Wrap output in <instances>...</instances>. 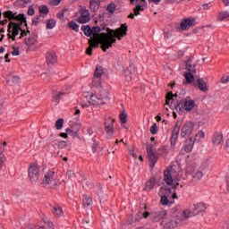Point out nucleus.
I'll return each instance as SVG.
<instances>
[{
	"label": "nucleus",
	"instance_id": "nucleus-5",
	"mask_svg": "<svg viewBox=\"0 0 229 229\" xmlns=\"http://www.w3.org/2000/svg\"><path fill=\"white\" fill-rule=\"evenodd\" d=\"M195 105H196V102L191 99V97H187L184 99H182V98L181 97V98H179V100H177L176 103L174 104V106L177 112L178 111L182 112V110H186V112H191L194 108Z\"/></svg>",
	"mask_w": 229,
	"mask_h": 229
},
{
	"label": "nucleus",
	"instance_id": "nucleus-23",
	"mask_svg": "<svg viewBox=\"0 0 229 229\" xmlns=\"http://www.w3.org/2000/svg\"><path fill=\"white\" fill-rule=\"evenodd\" d=\"M165 191L167 194L171 192V188H164L162 187L159 191V196L161 197L160 203L161 205H169V199H167V196L162 195L163 191Z\"/></svg>",
	"mask_w": 229,
	"mask_h": 229
},
{
	"label": "nucleus",
	"instance_id": "nucleus-19",
	"mask_svg": "<svg viewBox=\"0 0 229 229\" xmlns=\"http://www.w3.org/2000/svg\"><path fill=\"white\" fill-rule=\"evenodd\" d=\"M133 72H135V64L131 61L127 69L124 70V75L128 81H131L133 78Z\"/></svg>",
	"mask_w": 229,
	"mask_h": 229
},
{
	"label": "nucleus",
	"instance_id": "nucleus-10",
	"mask_svg": "<svg viewBox=\"0 0 229 229\" xmlns=\"http://www.w3.org/2000/svg\"><path fill=\"white\" fill-rule=\"evenodd\" d=\"M208 164H210V161L207 160L205 163H203L200 165L199 170L195 172L191 180L192 183L196 185V183H199V182H201V180L203 179V176L205 175V169L208 167Z\"/></svg>",
	"mask_w": 229,
	"mask_h": 229
},
{
	"label": "nucleus",
	"instance_id": "nucleus-4",
	"mask_svg": "<svg viewBox=\"0 0 229 229\" xmlns=\"http://www.w3.org/2000/svg\"><path fill=\"white\" fill-rule=\"evenodd\" d=\"M109 99L108 91L105 89H99L96 95H90L89 103L94 106H102V105L106 104Z\"/></svg>",
	"mask_w": 229,
	"mask_h": 229
},
{
	"label": "nucleus",
	"instance_id": "nucleus-58",
	"mask_svg": "<svg viewBox=\"0 0 229 229\" xmlns=\"http://www.w3.org/2000/svg\"><path fill=\"white\" fill-rule=\"evenodd\" d=\"M80 114H81L80 109H76L75 112H74L75 121H79L80 120Z\"/></svg>",
	"mask_w": 229,
	"mask_h": 229
},
{
	"label": "nucleus",
	"instance_id": "nucleus-53",
	"mask_svg": "<svg viewBox=\"0 0 229 229\" xmlns=\"http://www.w3.org/2000/svg\"><path fill=\"white\" fill-rule=\"evenodd\" d=\"M20 31H21L20 38H23V37H27L28 33H30V30H28V27H27V30H24L21 29V30Z\"/></svg>",
	"mask_w": 229,
	"mask_h": 229
},
{
	"label": "nucleus",
	"instance_id": "nucleus-36",
	"mask_svg": "<svg viewBox=\"0 0 229 229\" xmlns=\"http://www.w3.org/2000/svg\"><path fill=\"white\" fill-rule=\"evenodd\" d=\"M173 98H179V99H182V96L176 92L174 95L173 94V91H170L166 94L165 99L167 101L173 100Z\"/></svg>",
	"mask_w": 229,
	"mask_h": 229
},
{
	"label": "nucleus",
	"instance_id": "nucleus-11",
	"mask_svg": "<svg viewBox=\"0 0 229 229\" xmlns=\"http://www.w3.org/2000/svg\"><path fill=\"white\" fill-rule=\"evenodd\" d=\"M42 185L44 187H47V185H50V187H57L58 186V181L55 179V172L54 171H48L44 175Z\"/></svg>",
	"mask_w": 229,
	"mask_h": 229
},
{
	"label": "nucleus",
	"instance_id": "nucleus-8",
	"mask_svg": "<svg viewBox=\"0 0 229 229\" xmlns=\"http://www.w3.org/2000/svg\"><path fill=\"white\" fill-rule=\"evenodd\" d=\"M4 17L5 19H9V21H16L17 22H21L22 24H25L26 28H28V21H26V15L24 13H20L17 15V13L12 12V11H6L3 13Z\"/></svg>",
	"mask_w": 229,
	"mask_h": 229
},
{
	"label": "nucleus",
	"instance_id": "nucleus-55",
	"mask_svg": "<svg viewBox=\"0 0 229 229\" xmlns=\"http://www.w3.org/2000/svg\"><path fill=\"white\" fill-rule=\"evenodd\" d=\"M40 22V16H35L32 20L33 26H37Z\"/></svg>",
	"mask_w": 229,
	"mask_h": 229
},
{
	"label": "nucleus",
	"instance_id": "nucleus-63",
	"mask_svg": "<svg viewBox=\"0 0 229 229\" xmlns=\"http://www.w3.org/2000/svg\"><path fill=\"white\" fill-rule=\"evenodd\" d=\"M64 12L57 13L56 17L60 20L64 19Z\"/></svg>",
	"mask_w": 229,
	"mask_h": 229
},
{
	"label": "nucleus",
	"instance_id": "nucleus-37",
	"mask_svg": "<svg viewBox=\"0 0 229 229\" xmlns=\"http://www.w3.org/2000/svg\"><path fill=\"white\" fill-rule=\"evenodd\" d=\"M229 17V13L228 12H221L218 13V16H217V20L220 21H226V19H228Z\"/></svg>",
	"mask_w": 229,
	"mask_h": 229
},
{
	"label": "nucleus",
	"instance_id": "nucleus-3",
	"mask_svg": "<svg viewBox=\"0 0 229 229\" xmlns=\"http://www.w3.org/2000/svg\"><path fill=\"white\" fill-rule=\"evenodd\" d=\"M164 180L166 185H172L173 189H176L180 183V172L176 170V166H170L164 172Z\"/></svg>",
	"mask_w": 229,
	"mask_h": 229
},
{
	"label": "nucleus",
	"instance_id": "nucleus-39",
	"mask_svg": "<svg viewBox=\"0 0 229 229\" xmlns=\"http://www.w3.org/2000/svg\"><path fill=\"white\" fill-rule=\"evenodd\" d=\"M68 27L70 28V30H72L73 31H76L78 33L80 26L78 25V23H76V21H71L68 23Z\"/></svg>",
	"mask_w": 229,
	"mask_h": 229
},
{
	"label": "nucleus",
	"instance_id": "nucleus-29",
	"mask_svg": "<svg viewBox=\"0 0 229 229\" xmlns=\"http://www.w3.org/2000/svg\"><path fill=\"white\" fill-rule=\"evenodd\" d=\"M148 158L150 162V167L151 169H153V167H155V165L157 164V162H158V157H157V154H155V152H149L148 154Z\"/></svg>",
	"mask_w": 229,
	"mask_h": 229
},
{
	"label": "nucleus",
	"instance_id": "nucleus-62",
	"mask_svg": "<svg viewBox=\"0 0 229 229\" xmlns=\"http://www.w3.org/2000/svg\"><path fill=\"white\" fill-rule=\"evenodd\" d=\"M92 151H93V153H96V151H98V143H96V142L93 143Z\"/></svg>",
	"mask_w": 229,
	"mask_h": 229
},
{
	"label": "nucleus",
	"instance_id": "nucleus-14",
	"mask_svg": "<svg viewBox=\"0 0 229 229\" xmlns=\"http://www.w3.org/2000/svg\"><path fill=\"white\" fill-rule=\"evenodd\" d=\"M180 128H182V122L177 121L172 131V135L170 139L171 146L174 148L176 142H178V137H180Z\"/></svg>",
	"mask_w": 229,
	"mask_h": 229
},
{
	"label": "nucleus",
	"instance_id": "nucleus-34",
	"mask_svg": "<svg viewBox=\"0 0 229 229\" xmlns=\"http://www.w3.org/2000/svg\"><path fill=\"white\" fill-rule=\"evenodd\" d=\"M64 92L62 91H55L53 96V102L58 105L60 103V99H62V96H64Z\"/></svg>",
	"mask_w": 229,
	"mask_h": 229
},
{
	"label": "nucleus",
	"instance_id": "nucleus-32",
	"mask_svg": "<svg viewBox=\"0 0 229 229\" xmlns=\"http://www.w3.org/2000/svg\"><path fill=\"white\" fill-rule=\"evenodd\" d=\"M15 4L18 8H26L28 4H31V0H17Z\"/></svg>",
	"mask_w": 229,
	"mask_h": 229
},
{
	"label": "nucleus",
	"instance_id": "nucleus-1",
	"mask_svg": "<svg viewBox=\"0 0 229 229\" xmlns=\"http://www.w3.org/2000/svg\"><path fill=\"white\" fill-rule=\"evenodd\" d=\"M191 210L184 209L182 211H175L170 217L164 218L161 226L165 229H174L176 226H182L189 217H191Z\"/></svg>",
	"mask_w": 229,
	"mask_h": 229
},
{
	"label": "nucleus",
	"instance_id": "nucleus-31",
	"mask_svg": "<svg viewBox=\"0 0 229 229\" xmlns=\"http://www.w3.org/2000/svg\"><path fill=\"white\" fill-rule=\"evenodd\" d=\"M65 131L70 137H72V139H78V137H80V130L75 131L74 127L67 128Z\"/></svg>",
	"mask_w": 229,
	"mask_h": 229
},
{
	"label": "nucleus",
	"instance_id": "nucleus-51",
	"mask_svg": "<svg viewBox=\"0 0 229 229\" xmlns=\"http://www.w3.org/2000/svg\"><path fill=\"white\" fill-rule=\"evenodd\" d=\"M67 176L70 178V180H73V178H76V174L72 170L67 171Z\"/></svg>",
	"mask_w": 229,
	"mask_h": 229
},
{
	"label": "nucleus",
	"instance_id": "nucleus-30",
	"mask_svg": "<svg viewBox=\"0 0 229 229\" xmlns=\"http://www.w3.org/2000/svg\"><path fill=\"white\" fill-rule=\"evenodd\" d=\"M101 4V0H89V8L91 12H98Z\"/></svg>",
	"mask_w": 229,
	"mask_h": 229
},
{
	"label": "nucleus",
	"instance_id": "nucleus-2",
	"mask_svg": "<svg viewBox=\"0 0 229 229\" xmlns=\"http://www.w3.org/2000/svg\"><path fill=\"white\" fill-rule=\"evenodd\" d=\"M99 44H101V49L105 53L112 47L113 44H115V39L112 38V30H108V34L106 32L94 34L93 38L89 39V45L92 49L99 47Z\"/></svg>",
	"mask_w": 229,
	"mask_h": 229
},
{
	"label": "nucleus",
	"instance_id": "nucleus-33",
	"mask_svg": "<svg viewBox=\"0 0 229 229\" xmlns=\"http://www.w3.org/2000/svg\"><path fill=\"white\" fill-rule=\"evenodd\" d=\"M81 30H83L84 35H85L86 37H92V35H94V32H93V30H92V28H90V25H87V26L83 25V26L81 27Z\"/></svg>",
	"mask_w": 229,
	"mask_h": 229
},
{
	"label": "nucleus",
	"instance_id": "nucleus-6",
	"mask_svg": "<svg viewBox=\"0 0 229 229\" xmlns=\"http://www.w3.org/2000/svg\"><path fill=\"white\" fill-rule=\"evenodd\" d=\"M108 30L112 31L111 38H113V40H114V43H115L117 42V39L122 40L123 37H126V35H128V25L126 23H123L119 28H117L114 30L110 28H107L106 30V35H108Z\"/></svg>",
	"mask_w": 229,
	"mask_h": 229
},
{
	"label": "nucleus",
	"instance_id": "nucleus-48",
	"mask_svg": "<svg viewBox=\"0 0 229 229\" xmlns=\"http://www.w3.org/2000/svg\"><path fill=\"white\" fill-rule=\"evenodd\" d=\"M150 133H152V135H157V133H158V126H157V123H154L151 128H150Z\"/></svg>",
	"mask_w": 229,
	"mask_h": 229
},
{
	"label": "nucleus",
	"instance_id": "nucleus-22",
	"mask_svg": "<svg viewBox=\"0 0 229 229\" xmlns=\"http://www.w3.org/2000/svg\"><path fill=\"white\" fill-rule=\"evenodd\" d=\"M194 87H198L201 90V92H208V85L205 80L199 78L197 79L196 82L193 83Z\"/></svg>",
	"mask_w": 229,
	"mask_h": 229
},
{
	"label": "nucleus",
	"instance_id": "nucleus-42",
	"mask_svg": "<svg viewBox=\"0 0 229 229\" xmlns=\"http://www.w3.org/2000/svg\"><path fill=\"white\" fill-rule=\"evenodd\" d=\"M134 15H140V12H144V4L137 5L134 9Z\"/></svg>",
	"mask_w": 229,
	"mask_h": 229
},
{
	"label": "nucleus",
	"instance_id": "nucleus-40",
	"mask_svg": "<svg viewBox=\"0 0 229 229\" xmlns=\"http://www.w3.org/2000/svg\"><path fill=\"white\" fill-rule=\"evenodd\" d=\"M82 201L84 207H90V205H92V198H90V196H84Z\"/></svg>",
	"mask_w": 229,
	"mask_h": 229
},
{
	"label": "nucleus",
	"instance_id": "nucleus-26",
	"mask_svg": "<svg viewBox=\"0 0 229 229\" xmlns=\"http://www.w3.org/2000/svg\"><path fill=\"white\" fill-rule=\"evenodd\" d=\"M212 142L214 146H223V134L222 133H215L212 137Z\"/></svg>",
	"mask_w": 229,
	"mask_h": 229
},
{
	"label": "nucleus",
	"instance_id": "nucleus-64",
	"mask_svg": "<svg viewBox=\"0 0 229 229\" xmlns=\"http://www.w3.org/2000/svg\"><path fill=\"white\" fill-rule=\"evenodd\" d=\"M19 80H20L19 76H13L12 81H13V83H19Z\"/></svg>",
	"mask_w": 229,
	"mask_h": 229
},
{
	"label": "nucleus",
	"instance_id": "nucleus-21",
	"mask_svg": "<svg viewBox=\"0 0 229 229\" xmlns=\"http://www.w3.org/2000/svg\"><path fill=\"white\" fill-rule=\"evenodd\" d=\"M167 216L166 210H157L151 213V217L153 221H160L161 219H165Z\"/></svg>",
	"mask_w": 229,
	"mask_h": 229
},
{
	"label": "nucleus",
	"instance_id": "nucleus-45",
	"mask_svg": "<svg viewBox=\"0 0 229 229\" xmlns=\"http://www.w3.org/2000/svg\"><path fill=\"white\" fill-rule=\"evenodd\" d=\"M39 13H45V15H47L49 13V8L47 5H41L38 7Z\"/></svg>",
	"mask_w": 229,
	"mask_h": 229
},
{
	"label": "nucleus",
	"instance_id": "nucleus-41",
	"mask_svg": "<svg viewBox=\"0 0 229 229\" xmlns=\"http://www.w3.org/2000/svg\"><path fill=\"white\" fill-rule=\"evenodd\" d=\"M103 68L101 66L97 67L94 72L95 78H101L103 76Z\"/></svg>",
	"mask_w": 229,
	"mask_h": 229
},
{
	"label": "nucleus",
	"instance_id": "nucleus-49",
	"mask_svg": "<svg viewBox=\"0 0 229 229\" xmlns=\"http://www.w3.org/2000/svg\"><path fill=\"white\" fill-rule=\"evenodd\" d=\"M67 141L61 140L57 143V148H59V149H64V148H67Z\"/></svg>",
	"mask_w": 229,
	"mask_h": 229
},
{
	"label": "nucleus",
	"instance_id": "nucleus-47",
	"mask_svg": "<svg viewBox=\"0 0 229 229\" xmlns=\"http://www.w3.org/2000/svg\"><path fill=\"white\" fill-rule=\"evenodd\" d=\"M128 118V114H126V113H122L120 114V121L122 123V124H126V119Z\"/></svg>",
	"mask_w": 229,
	"mask_h": 229
},
{
	"label": "nucleus",
	"instance_id": "nucleus-27",
	"mask_svg": "<svg viewBox=\"0 0 229 229\" xmlns=\"http://www.w3.org/2000/svg\"><path fill=\"white\" fill-rule=\"evenodd\" d=\"M155 185H157V179L155 177H151L147 182L146 186L144 188V191H152V189H155Z\"/></svg>",
	"mask_w": 229,
	"mask_h": 229
},
{
	"label": "nucleus",
	"instance_id": "nucleus-44",
	"mask_svg": "<svg viewBox=\"0 0 229 229\" xmlns=\"http://www.w3.org/2000/svg\"><path fill=\"white\" fill-rule=\"evenodd\" d=\"M56 26V21L51 19L47 22V30H53Z\"/></svg>",
	"mask_w": 229,
	"mask_h": 229
},
{
	"label": "nucleus",
	"instance_id": "nucleus-43",
	"mask_svg": "<svg viewBox=\"0 0 229 229\" xmlns=\"http://www.w3.org/2000/svg\"><path fill=\"white\" fill-rule=\"evenodd\" d=\"M56 130H62L64 128V118H59L55 122Z\"/></svg>",
	"mask_w": 229,
	"mask_h": 229
},
{
	"label": "nucleus",
	"instance_id": "nucleus-54",
	"mask_svg": "<svg viewBox=\"0 0 229 229\" xmlns=\"http://www.w3.org/2000/svg\"><path fill=\"white\" fill-rule=\"evenodd\" d=\"M13 51H12V55L13 56H19V55H21V52L19 51V47H13Z\"/></svg>",
	"mask_w": 229,
	"mask_h": 229
},
{
	"label": "nucleus",
	"instance_id": "nucleus-24",
	"mask_svg": "<svg viewBox=\"0 0 229 229\" xmlns=\"http://www.w3.org/2000/svg\"><path fill=\"white\" fill-rule=\"evenodd\" d=\"M194 142L195 141L191 137L184 141L183 148L186 153H191L192 151L194 148Z\"/></svg>",
	"mask_w": 229,
	"mask_h": 229
},
{
	"label": "nucleus",
	"instance_id": "nucleus-61",
	"mask_svg": "<svg viewBox=\"0 0 229 229\" xmlns=\"http://www.w3.org/2000/svg\"><path fill=\"white\" fill-rule=\"evenodd\" d=\"M129 153L133 157V158H137V153H135V150L129 149Z\"/></svg>",
	"mask_w": 229,
	"mask_h": 229
},
{
	"label": "nucleus",
	"instance_id": "nucleus-15",
	"mask_svg": "<svg viewBox=\"0 0 229 229\" xmlns=\"http://www.w3.org/2000/svg\"><path fill=\"white\" fill-rule=\"evenodd\" d=\"M115 123V119L112 117H107L104 123L105 124V131L107 137L110 139L114 135V123Z\"/></svg>",
	"mask_w": 229,
	"mask_h": 229
},
{
	"label": "nucleus",
	"instance_id": "nucleus-57",
	"mask_svg": "<svg viewBox=\"0 0 229 229\" xmlns=\"http://www.w3.org/2000/svg\"><path fill=\"white\" fill-rule=\"evenodd\" d=\"M196 137H199L200 139H205V132L203 131H199L198 133L195 134Z\"/></svg>",
	"mask_w": 229,
	"mask_h": 229
},
{
	"label": "nucleus",
	"instance_id": "nucleus-60",
	"mask_svg": "<svg viewBox=\"0 0 229 229\" xmlns=\"http://www.w3.org/2000/svg\"><path fill=\"white\" fill-rule=\"evenodd\" d=\"M86 55H89V56H92V47H89L86 50Z\"/></svg>",
	"mask_w": 229,
	"mask_h": 229
},
{
	"label": "nucleus",
	"instance_id": "nucleus-13",
	"mask_svg": "<svg viewBox=\"0 0 229 229\" xmlns=\"http://www.w3.org/2000/svg\"><path fill=\"white\" fill-rule=\"evenodd\" d=\"M29 177L31 183H37L40 178V169L37 165H30L29 167Z\"/></svg>",
	"mask_w": 229,
	"mask_h": 229
},
{
	"label": "nucleus",
	"instance_id": "nucleus-12",
	"mask_svg": "<svg viewBox=\"0 0 229 229\" xmlns=\"http://www.w3.org/2000/svg\"><path fill=\"white\" fill-rule=\"evenodd\" d=\"M194 128H196V123L191 121L186 122L181 129V137L182 139H185V137H191L194 131Z\"/></svg>",
	"mask_w": 229,
	"mask_h": 229
},
{
	"label": "nucleus",
	"instance_id": "nucleus-16",
	"mask_svg": "<svg viewBox=\"0 0 229 229\" xmlns=\"http://www.w3.org/2000/svg\"><path fill=\"white\" fill-rule=\"evenodd\" d=\"M77 22H79V24L90 22V11L87 10L85 7L81 8V16L78 18Z\"/></svg>",
	"mask_w": 229,
	"mask_h": 229
},
{
	"label": "nucleus",
	"instance_id": "nucleus-52",
	"mask_svg": "<svg viewBox=\"0 0 229 229\" xmlns=\"http://www.w3.org/2000/svg\"><path fill=\"white\" fill-rule=\"evenodd\" d=\"M28 15L30 17L35 15V8H33V5H30L27 11Z\"/></svg>",
	"mask_w": 229,
	"mask_h": 229
},
{
	"label": "nucleus",
	"instance_id": "nucleus-20",
	"mask_svg": "<svg viewBox=\"0 0 229 229\" xmlns=\"http://www.w3.org/2000/svg\"><path fill=\"white\" fill-rule=\"evenodd\" d=\"M47 65H55L58 62L56 52H47L46 55Z\"/></svg>",
	"mask_w": 229,
	"mask_h": 229
},
{
	"label": "nucleus",
	"instance_id": "nucleus-50",
	"mask_svg": "<svg viewBox=\"0 0 229 229\" xmlns=\"http://www.w3.org/2000/svg\"><path fill=\"white\" fill-rule=\"evenodd\" d=\"M107 12H109V13H114V12H115V4H110L107 6Z\"/></svg>",
	"mask_w": 229,
	"mask_h": 229
},
{
	"label": "nucleus",
	"instance_id": "nucleus-35",
	"mask_svg": "<svg viewBox=\"0 0 229 229\" xmlns=\"http://www.w3.org/2000/svg\"><path fill=\"white\" fill-rule=\"evenodd\" d=\"M53 214L55 217H60L64 216V210L60 208V206H55L53 208Z\"/></svg>",
	"mask_w": 229,
	"mask_h": 229
},
{
	"label": "nucleus",
	"instance_id": "nucleus-56",
	"mask_svg": "<svg viewBox=\"0 0 229 229\" xmlns=\"http://www.w3.org/2000/svg\"><path fill=\"white\" fill-rule=\"evenodd\" d=\"M146 149H147V154L155 152V151L153 150V146H152L151 144H148V145L146 146Z\"/></svg>",
	"mask_w": 229,
	"mask_h": 229
},
{
	"label": "nucleus",
	"instance_id": "nucleus-17",
	"mask_svg": "<svg viewBox=\"0 0 229 229\" xmlns=\"http://www.w3.org/2000/svg\"><path fill=\"white\" fill-rule=\"evenodd\" d=\"M38 36L33 34L29 38L25 39V44L28 46L29 49H31L32 51H35L37 49V46L38 44Z\"/></svg>",
	"mask_w": 229,
	"mask_h": 229
},
{
	"label": "nucleus",
	"instance_id": "nucleus-9",
	"mask_svg": "<svg viewBox=\"0 0 229 229\" xmlns=\"http://www.w3.org/2000/svg\"><path fill=\"white\" fill-rule=\"evenodd\" d=\"M186 70L188 71V72L184 73L186 83H192L194 81V74H196V64H192V58L187 60Z\"/></svg>",
	"mask_w": 229,
	"mask_h": 229
},
{
	"label": "nucleus",
	"instance_id": "nucleus-28",
	"mask_svg": "<svg viewBox=\"0 0 229 229\" xmlns=\"http://www.w3.org/2000/svg\"><path fill=\"white\" fill-rule=\"evenodd\" d=\"M28 229H55V225H53L52 222H48L43 226L30 225H29Z\"/></svg>",
	"mask_w": 229,
	"mask_h": 229
},
{
	"label": "nucleus",
	"instance_id": "nucleus-46",
	"mask_svg": "<svg viewBox=\"0 0 229 229\" xmlns=\"http://www.w3.org/2000/svg\"><path fill=\"white\" fill-rule=\"evenodd\" d=\"M104 29H101V27L99 26H96L92 28V31H93V37L94 35H99V33H101V31H103Z\"/></svg>",
	"mask_w": 229,
	"mask_h": 229
},
{
	"label": "nucleus",
	"instance_id": "nucleus-7",
	"mask_svg": "<svg viewBox=\"0 0 229 229\" xmlns=\"http://www.w3.org/2000/svg\"><path fill=\"white\" fill-rule=\"evenodd\" d=\"M21 22L10 21L7 29V37L15 42V38H17V35L22 31V28H21Z\"/></svg>",
	"mask_w": 229,
	"mask_h": 229
},
{
	"label": "nucleus",
	"instance_id": "nucleus-38",
	"mask_svg": "<svg viewBox=\"0 0 229 229\" xmlns=\"http://www.w3.org/2000/svg\"><path fill=\"white\" fill-rule=\"evenodd\" d=\"M131 4H132L134 6H140L143 4V8H146V0H131Z\"/></svg>",
	"mask_w": 229,
	"mask_h": 229
},
{
	"label": "nucleus",
	"instance_id": "nucleus-59",
	"mask_svg": "<svg viewBox=\"0 0 229 229\" xmlns=\"http://www.w3.org/2000/svg\"><path fill=\"white\" fill-rule=\"evenodd\" d=\"M221 83H229V75L222 77Z\"/></svg>",
	"mask_w": 229,
	"mask_h": 229
},
{
	"label": "nucleus",
	"instance_id": "nucleus-18",
	"mask_svg": "<svg viewBox=\"0 0 229 229\" xmlns=\"http://www.w3.org/2000/svg\"><path fill=\"white\" fill-rule=\"evenodd\" d=\"M193 26H196V20L188 18L182 21L180 28L182 31H187L189 28H192Z\"/></svg>",
	"mask_w": 229,
	"mask_h": 229
},
{
	"label": "nucleus",
	"instance_id": "nucleus-25",
	"mask_svg": "<svg viewBox=\"0 0 229 229\" xmlns=\"http://www.w3.org/2000/svg\"><path fill=\"white\" fill-rule=\"evenodd\" d=\"M205 210H207V207L205 206V203L199 202L197 204H194L193 214L195 216H198V214L201 212H205Z\"/></svg>",
	"mask_w": 229,
	"mask_h": 229
}]
</instances>
